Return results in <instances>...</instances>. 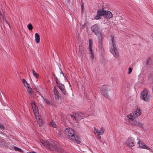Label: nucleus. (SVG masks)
I'll return each instance as SVG.
<instances>
[{
  "label": "nucleus",
  "instance_id": "nucleus-1",
  "mask_svg": "<svg viewBox=\"0 0 153 153\" xmlns=\"http://www.w3.org/2000/svg\"><path fill=\"white\" fill-rule=\"evenodd\" d=\"M141 114L140 109H137L136 110L132 113H131L129 115L127 116V119L132 126H136L141 128H143V124L140 121H138L135 119L136 118L139 116Z\"/></svg>",
  "mask_w": 153,
  "mask_h": 153
},
{
  "label": "nucleus",
  "instance_id": "nucleus-2",
  "mask_svg": "<svg viewBox=\"0 0 153 153\" xmlns=\"http://www.w3.org/2000/svg\"><path fill=\"white\" fill-rule=\"evenodd\" d=\"M65 134L68 138L71 140L75 143L79 144L81 143V139L79 137L74 134V131L71 128H66Z\"/></svg>",
  "mask_w": 153,
  "mask_h": 153
},
{
  "label": "nucleus",
  "instance_id": "nucleus-3",
  "mask_svg": "<svg viewBox=\"0 0 153 153\" xmlns=\"http://www.w3.org/2000/svg\"><path fill=\"white\" fill-rule=\"evenodd\" d=\"M41 143L43 145L46 146L49 150L58 152H59L58 150L59 146H58L53 145L49 141H45L43 140L41 141Z\"/></svg>",
  "mask_w": 153,
  "mask_h": 153
},
{
  "label": "nucleus",
  "instance_id": "nucleus-4",
  "mask_svg": "<svg viewBox=\"0 0 153 153\" xmlns=\"http://www.w3.org/2000/svg\"><path fill=\"white\" fill-rule=\"evenodd\" d=\"M71 118L73 120H75L76 122L81 120L84 117V115L80 112L75 113L74 115H71Z\"/></svg>",
  "mask_w": 153,
  "mask_h": 153
},
{
  "label": "nucleus",
  "instance_id": "nucleus-5",
  "mask_svg": "<svg viewBox=\"0 0 153 153\" xmlns=\"http://www.w3.org/2000/svg\"><path fill=\"white\" fill-rule=\"evenodd\" d=\"M109 41L110 51L114 56L115 54V47L114 46V36L113 37H111Z\"/></svg>",
  "mask_w": 153,
  "mask_h": 153
},
{
  "label": "nucleus",
  "instance_id": "nucleus-6",
  "mask_svg": "<svg viewBox=\"0 0 153 153\" xmlns=\"http://www.w3.org/2000/svg\"><path fill=\"white\" fill-rule=\"evenodd\" d=\"M148 93V91L146 89H144L141 93L140 98L144 100H148L150 98V96Z\"/></svg>",
  "mask_w": 153,
  "mask_h": 153
},
{
  "label": "nucleus",
  "instance_id": "nucleus-7",
  "mask_svg": "<svg viewBox=\"0 0 153 153\" xmlns=\"http://www.w3.org/2000/svg\"><path fill=\"white\" fill-rule=\"evenodd\" d=\"M134 139L132 137H129L126 140V143L127 146L132 147L134 146Z\"/></svg>",
  "mask_w": 153,
  "mask_h": 153
},
{
  "label": "nucleus",
  "instance_id": "nucleus-8",
  "mask_svg": "<svg viewBox=\"0 0 153 153\" xmlns=\"http://www.w3.org/2000/svg\"><path fill=\"white\" fill-rule=\"evenodd\" d=\"M102 16L105 18H108L109 19L112 17V15L111 13L108 11L102 10Z\"/></svg>",
  "mask_w": 153,
  "mask_h": 153
},
{
  "label": "nucleus",
  "instance_id": "nucleus-9",
  "mask_svg": "<svg viewBox=\"0 0 153 153\" xmlns=\"http://www.w3.org/2000/svg\"><path fill=\"white\" fill-rule=\"evenodd\" d=\"M91 29L92 31L95 33V34L97 35V33H101L99 30V26L97 24H95L93 25Z\"/></svg>",
  "mask_w": 153,
  "mask_h": 153
},
{
  "label": "nucleus",
  "instance_id": "nucleus-10",
  "mask_svg": "<svg viewBox=\"0 0 153 153\" xmlns=\"http://www.w3.org/2000/svg\"><path fill=\"white\" fill-rule=\"evenodd\" d=\"M108 89V88L106 86H105L104 87H103L101 93L105 97L109 99V96L107 93Z\"/></svg>",
  "mask_w": 153,
  "mask_h": 153
},
{
  "label": "nucleus",
  "instance_id": "nucleus-11",
  "mask_svg": "<svg viewBox=\"0 0 153 153\" xmlns=\"http://www.w3.org/2000/svg\"><path fill=\"white\" fill-rule=\"evenodd\" d=\"M53 92L54 95L55 96V98L57 99H59L60 97V96L59 95V92L57 90L56 88V87H54L53 88Z\"/></svg>",
  "mask_w": 153,
  "mask_h": 153
},
{
  "label": "nucleus",
  "instance_id": "nucleus-12",
  "mask_svg": "<svg viewBox=\"0 0 153 153\" xmlns=\"http://www.w3.org/2000/svg\"><path fill=\"white\" fill-rule=\"evenodd\" d=\"M102 16V11L100 10H98L97 11V14L95 17V19H100Z\"/></svg>",
  "mask_w": 153,
  "mask_h": 153
},
{
  "label": "nucleus",
  "instance_id": "nucleus-13",
  "mask_svg": "<svg viewBox=\"0 0 153 153\" xmlns=\"http://www.w3.org/2000/svg\"><path fill=\"white\" fill-rule=\"evenodd\" d=\"M33 109L36 119H37V117L38 118V119H39V113L38 112V107H37Z\"/></svg>",
  "mask_w": 153,
  "mask_h": 153
},
{
  "label": "nucleus",
  "instance_id": "nucleus-14",
  "mask_svg": "<svg viewBox=\"0 0 153 153\" xmlns=\"http://www.w3.org/2000/svg\"><path fill=\"white\" fill-rule=\"evenodd\" d=\"M0 143L1 144L4 146L5 147H7L8 146V143L7 141H6L4 139L0 140Z\"/></svg>",
  "mask_w": 153,
  "mask_h": 153
},
{
  "label": "nucleus",
  "instance_id": "nucleus-15",
  "mask_svg": "<svg viewBox=\"0 0 153 153\" xmlns=\"http://www.w3.org/2000/svg\"><path fill=\"white\" fill-rule=\"evenodd\" d=\"M97 37L98 39V42H102V33H97Z\"/></svg>",
  "mask_w": 153,
  "mask_h": 153
},
{
  "label": "nucleus",
  "instance_id": "nucleus-16",
  "mask_svg": "<svg viewBox=\"0 0 153 153\" xmlns=\"http://www.w3.org/2000/svg\"><path fill=\"white\" fill-rule=\"evenodd\" d=\"M35 39L36 42L39 43L40 41L39 36L37 33H36L35 34Z\"/></svg>",
  "mask_w": 153,
  "mask_h": 153
},
{
  "label": "nucleus",
  "instance_id": "nucleus-17",
  "mask_svg": "<svg viewBox=\"0 0 153 153\" xmlns=\"http://www.w3.org/2000/svg\"><path fill=\"white\" fill-rule=\"evenodd\" d=\"M90 51V53L91 54V55L90 56V58L91 59V60L93 61L94 59V53H93L92 50H91Z\"/></svg>",
  "mask_w": 153,
  "mask_h": 153
},
{
  "label": "nucleus",
  "instance_id": "nucleus-18",
  "mask_svg": "<svg viewBox=\"0 0 153 153\" xmlns=\"http://www.w3.org/2000/svg\"><path fill=\"white\" fill-rule=\"evenodd\" d=\"M99 48L100 50L101 51H102V42H98Z\"/></svg>",
  "mask_w": 153,
  "mask_h": 153
},
{
  "label": "nucleus",
  "instance_id": "nucleus-19",
  "mask_svg": "<svg viewBox=\"0 0 153 153\" xmlns=\"http://www.w3.org/2000/svg\"><path fill=\"white\" fill-rule=\"evenodd\" d=\"M49 125L50 126L54 128H56L57 126L55 122L53 120L50 123Z\"/></svg>",
  "mask_w": 153,
  "mask_h": 153
},
{
  "label": "nucleus",
  "instance_id": "nucleus-20",
  "mask_svg": "<svg viewBox=\"0 0 153 153\" xmlns=\"http://www.w3.org/2000/svg\"><path fill=\"white\" fill-rule=\"evenodd\" d=\"M58 87L60 90H62V89L65 88L64 85L62 83H59Z\"/></svg>",
  "mask_w": 153,
  "mask_h": 153
},
{
  "label": "nucleus",
  "instance_id": "nucleus-21",
  "mask_svg": "<svg viewBox=\"0 0 153 153\" xmlns=\"http://www.w3.org/2000/svg\"><path fill=\"white\" fill-rule=\"evenodd\" d=\"M31 105H32V107L33 109L37 107L36 106V105L35 102L33 101H31Z\"/></svg>",
  "mask_w": 153,
  "mask_h": 153
},
{
  "label": "nucleus",
  "instance_id": "nucleus-22",
  "mask_svg": "<svg viewBox=\"0 0 153 153\" xmlns=\"http://www.w3.org/2000/svg\"><path fill=\"white\" fill-rule=\"evenodd\" d=\"M33 72V76L36 78H37L39 77V75L37 74L33 69L32 70Z\"/></svg>",
  "mask_w": 153,
  "mask_h": 153
},
{
  "label": "nucleus",
  "instance_id": "nucleus-23",
  "mask_svg": "<svg viewBox=\"0 0 153 153\" xmlns=\"http://www.w3.org/2000/svg\"><path fill=\"white\" fill-rule=\"evenodd\" d=\"M79 50L80 53H83V49L81 45H79Z\"/></svg>",
  "mask_w": 153,
  "mask_h": 153
},
{
  "label": "nucleus",
  "instance_id": "nucleus-24",
  "mask_svg": "<svg viewBox=\"0 0 153 153\" xmlns=\"http://www.w3.org/2000/svg\"><path fill=\"white\" fill-rule=\"evenodd\" d=\"M89 51H91V50H92V47H91L92 46V44L91 42V41L90 40H89Z\"/></svg>",
  "mask_w": 153,
  "mask_h": 153
},
{
  "label": "nucleus",
  "instance_id": "nucleus-25",
  "mask_svg": "<svg viewBox=\"0 0 153 153\" xmlns=\"http://www.w3.org/2000/svg\"><path fill=\"white\" fill-rule=\"evenodd\" d=\"M28 29L29 30H32L33 29V26L31 24H29L27 26Z\"/></svg>",
  "mask_w": 153,
  "mask_h": 153
},
{
  "label": "nucleus",
  "instance_id": "nucleus-26",
  "mask_svg": "<svg viewBox=\"0 0 153 153\" xmlns=\"http://www.w3.org/2000/svg\"><path fill=\"white\" fill-rule=\"evenodd\" d=\"M137 144H138L139 147L140 148H143V145H144L143 143H140V140L138 141L137 143Z\"/></svg>",
  "mask_w": 153,
  "mask_h": 153
},
{
  "label": "nucleus",
  "instance_id": "nucleus-27",
  "mask_svg": "<svg viewBox=\"0 0 153 153\" xmlns=\"http://www.w3.org/2000/svg\"><path fill=\"white\" fill-rule=\"evenodd\" d=\"M43 101L44 102L48 104H49L50 103V101L46 99H44Z\"/></svg>",
  "mask_w": 153,
  "mask_h": 153
},
{
  "label": "nucleus",
  "instance_id": "nucleus-28",
  "mask_svg": "<svg viewBox=\"0 0 153 153\" xmlns=\"http://www.w3.org/2000/svg\"><path fill=\"white\" fill-rule=\"evenodd\" d=\"M103 134V132L100 130H98L97 135H101Z\"/></svg>",
  "mask_w": 153,
  "mask_h": 153
},
{
  "label": "nucleus",
  "instance_id": "nucleus-29",
  "mask_svg": "<svg viewBox=\"0 0 153 153\" xmlns=\"http://www.w3.org/2000/svg\"><path fill=\"white\" fill-rule=\"evenodd\" d=\"M27 90L28 92L30 94H32V89L30 88L29 86L28 87V88H27Z\"/></svg>",
  "mask_w": 153,
  "mask_h": 153
},
{
  "label": "nucleus",
  "instance_id": "nucleus-30",
  "mask_svg": "<svg viewBox=\"0 0 153 153\" xmlns=\"http://www.w3.org/2000/svg\"><path fill=\"white\" fill-rule=\"evenodd\" d=\"M115 57L118 58L119 57V53L117 50L115 49Z\"/></svg>",
  "mask_w": 153,
  "mask_h": 153
},
{
  "label": "nucleus",
  "instance_id": "nucleus-31",
  "mask_svg": "<svg viewBox=\"0 0 153 153\" xmlns=\"http://www.w3.org/2000/svg\"><path fill=\"white\" fill-rule=\"evenodd\" d=\"M23 84L24 86L26 88H28V87L29 86V84L27 83V82H26L25 83H24Z\"/></svg>",
  "mask_w": 153,
  "mask_h": 153
},
{
  "label": "nucleus",
  "instance_id": "nucleus-32",
  "mask_svg": "<svg viewBox=\"0 0 153 153\" xmlns=\"http://www.w3.org/2000/svg\"><path fill=\"white\" fill-rule=\"evenodd\" d=\"M14 149L15 150L19 152H22V150L20 148L17 147H15Z\"/></svg>",
  "mask_w": 153,
  "mask_h": 153
},
{
  "label": "nucleus",
  "instance_id": "nucleus-33",
  "mask_svg": "<svg viewBox=\"0 0 153 153\" xmlns=\"http://www.w3.org/2000/svg\"><path fill=\"white\" fill-rule=\"evenodd\" d=\"M64 94V95H66V91L65 89V88L62 89V90H60Z\"/></svg>",
  "mask_w": 153,
  "mask_h": 153
},
{
  "label": "nucleus",
  "instance_id": "nucleus-34",
  "mask_svg": "<svg viewBox=\"0 0 153 153\" xmlns=\"http://www.w3.org/2000/svg\"><path fill=\"white\" fill-rule=\"evenodd\" d=\"M142 148L148 149V150H149L150 149V148L148 146H146V145H144L143 146V147Z\"/></svg>",
  "mask_w": 153,
  "mask_h": 153
},
{
  "label": "nucleus",
  "instance_id": "nucleus-35",
  "mask_svg": "<svg viewBox=\"0 0 153 153\" xmlns=\"http://www.w3.org/2000/svg\"><path fill=\"white\" fill-rule=\"evenodd\" d=\"M4 128L5 127L3 125L0 124V129L1 130H3L4 129Z\"/></svg>",
  "mask_w": 153,
  "mask_h": 153
},
{
  "label": "nucleus",
  "instance_id": "nucleus-36",
  "mask_svg": "<svg viewBox=\"0 0 153 153\" xmlns=\"http://www.w3.org/2000/svg\"><path fill=\"white\" fill-rule=\"evenodd\" d=\"M132 68H131L129 67L128 68V74H131V73L132 72Z\"/></svg>",
  "mask_w": 153,
  "mask_h": 153
},
{
  "label": "nucleus",
  "instance_id": "nucleus-37",
  "mask_svg": "<svg viewBox=\"0 0 153 153\" xmlns=\"http://www.w3.org/2000/svg\"><path fill=\"white\" fill-rule=\"evenodd\" d=\"M94 132L95 134L97 133V134L98 129H97L95 127H94Z\"/></svg>",
  "mask_w": 153,
  "mask_h": 153
},
{
  "label": "nucleus",
  "instance_id": "nucleus-38",
  "mask_svg": "<svg viewBox=\"0 0 153 153\" xmlns=\"http://www.w3.org/2000/svg\"><path fill=\"white\" fill-rule=\"evenodd\" d=\"M22 82L24 84V83H25L27 81L25 80L24 79H22Z\"/></svg>",
  "mask_w": 153,
  "mask_h": 153
},
{
  "label": "nucleus",
  "instance_id": "nucleus-39",
  "mask_svg": "<svg viewBox=\"0 0 153 153\" xmlns=\"http://www.w3.org/2000/svg\"><path fill=\"white\" fill-rule=\"evenodd\" d=\"M53 77H54V78L55 79H56L57 78V77L54 74H53Z\"/></svg>",
  "mask_w": 153,
  "mask_h": 153
},
{
  "label": "nucleus",
  "instance_id": "nucleus-40",
  "mask_svg": "<svg viewBox=\"0 0 153 153\" xmlns=\"http://www.w3.org/2000/svg\"><path fill=\"white\" fill-rule=\"evenodd\" d=\"M70 0H65V2L66 3H68Z\"/></svg>",
  "mask_w": 153,
  "mask_h": 153
},
{
  "label": "nucleus",
  "instance_id": "nucleus-41",
  "mask_svg": "<svg viewBox=\"0 0 153 153\" xmlns=\"http://www.w3.org/2000/svg\"><path fill=\"white\" fill-rule=\"evenodd\" d=\"M100 130L102 131L103 132V133H104V131L105 130V129L104 128L102 127V128Z\"/></svg>",
  "mask_w": 153,
  "mask_h": 153
},
{
  "label": "nucleus",
  "instance_id": "nucleus-42",
  "mask_svg": "<svg viewBox=\"0 0 153 153\" xmlns=\"http://www.w3.org/2000/svg\"><path fill=\"white\" fill-rule=\"evenodd\" d=\"M149 59H147V62H146V64L147 65H148L149 64Z\"/></svg>",
  "mask_w": 153,
  "mask_h": 153
},
{
  "label": "nucleus",
  "instance_id": "nucleus-43",
  "mask_svg": "<svg viewBox=\"0 0 153 153\" xmlns=\"http://www.w3.org/2000/svg\"><path fill=\"white\" fill-rule=\"evenodd\" d=\"M100 135H98L97 137L98 138H101V136H100Z\"/></svg>",
  "mask_w": 153,
  "mask_h": 153
},
{
  "label": "nucleus",
  "instance_id": "nucleus-44",
  "mask_svg": "<svg viewBox=\"0 0 153 153\" xmlns=\"http://www.w3.org/2000/svg\"><path fill=\"white\" fill-rule=\"evenodd\" d=\"M56 83V84H58V85H59V83H60L59 82V81H57V83Z\"/></svg>",
  "mask_w": 153,
  "mask_h": 153
},
{
  "label": "nucleus",
  "instance_id": "nucleus-45",
  "mask_svg": "<svg viewBox=\"0 0 153 153\" xmlns=\"http://www.w3.org/2000/svg\"><path fill=\"white\" fill-rule=\"evenodd\" d=\"M55 80L56 83H57V81H59L58 80V78H57Z\"/></svg>",
  "mask_w": 153,
  "mask_h": 153
},
{
  "label": "nucleus",
  "instance_id": "nucleus-46",
  "mask_svg": "<svg viewBox=\"0 0 153 153\" xmlns=\"http://www.w3.org/2000/svg\"><path fill=\"white\" fill-rule=\"evenodd\" d=\"M61 74H63V76H64V74H63V72H62V71H61Z\"/></svg>",
  "mask_w": 153,
  "mask_h": 153
},
{
  "label": "nucleus",
  "instance_id": "nucleus-47",
  "mask_svg": "<svg viewBox=\"0 0 153 153\" xmlns=\"http://www.w3.org/2000/svg\"><path fill=\"white\" fill-rule=\"evenodd\" d=\"M151 36H152V37L153 38V33H152L151 35Z\"/></svg>",
  "mask_w": 153,
  "mask_h": 153
},
{
  "label": "nucleus",
  "instance_id": "nucleus-48",
  "mask_svg": "<svg viewBox=\"0 0 153 153\" xmlns=\"http://www.w3.org/2000/svg\"><path fill=\"white\" fill-rule=\"evenodd\" d=\"M102 9H104V7L102 6Z\"/></svg>",
  "mask_w": 153,
  "mask_h": 153
},
{
  "label": "nucleus",
  "instance_id": "nucleus-49",
  "mask_svg": "<svg viewBox=\"0 0 153 153\" xmlns=\"http://www.w3.org/2000/svg\"><path fill=\"white\" fill-rule=\"evenodd\" d=\"M1 12L0 11V15H1Z\"/></svg>",
  "mask_w": 153,
  "mask_h": 153
},
{
  "label": "nucleus",
  "instance_id": "nucleus-50",
  "mask_svg": "<svg viewBox=\"0 0 153 153\" xmlns=\"http://www.w3.org/2000/svg\"><path fill=\"white\" fill-rule=\"evenodd\" d=\"M6 22H7V21H6Z\"/></svg>",
  "mask_w": 153,
  "mask_h": 153
},
{
  "label": "nucleus",
  "instance_id": "nucleus-51",
  "mask_svg": "<svg viewBox=\"0 0 153 153\" xmlns=\"http://www.w3.org/2000/svg\"><path fill=\"white\" fill-rule=\"evenodd\" d=\"M29 153H33H33H31V152H29Z\"/></svg>",
  "mask_w": 153,
  "mask_h": 153
}]
</instances>
